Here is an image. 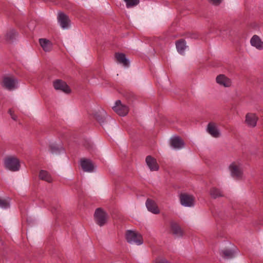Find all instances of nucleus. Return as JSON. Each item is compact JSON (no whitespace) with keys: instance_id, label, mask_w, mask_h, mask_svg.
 <instances>
[{"instance_id":"obj_21","label":"nucleus","mask_w":263,"mask_h":263,"mask_svg":"<svg viewBox=\"0 0 263 263\" xmlns=\"http://www.w3.org/2000/svg\"><path fill=\"white\" fill-rule=\"evenodd\" d=\"M39 178L48 183L52 182V178L49 173L45 170H41L39 173Z\"/></svg>"},{"instance_id":"obj_20","label":"nucleus","mask_w":263,"mask_h":263,"mask_svg":"<svg viewBox=\"0 0 263 263\" xmlns=\"http://www.w3.org/2000/svg\"><path fill=\"white\" fill-rule=\"evenodd\" d=\"M116 59L118 62L122 64L124 66H128L129 65V61L125 57L123 53H117L115 54Z\"/></svg>"},{"instance_id":"obj_10","label":"nucleus","mask_w":263,"mask_h":263,"mask_svg":"<svg viewBox=\"0 0 263 263\" xmlns=\"http://www.w3.org/2000/svg\"><path fill=\"white\" fill-rule=\"evenodd\" d=\"M229 169L231 173V175L237 179L241 178L243 172L240 166L236 164L235 162L232 163L229 166Z\"/></svg>"},{"instance_id":"obj_26","label":"nucleus","mask_w":263,"mask_h":263,"mask_svg":"<svg viewBox=\"0 0 263 263\" xmlns=\"http://www.w3.org/2000/svg\"><path fill=\"white\" fill-rule=\"evenodd\" d=\"M124 1L127 8L135 6L138 5L139 2V0H124Z\"/></svg>"},{"instance_id":"obj_19","label":"nucleus","mask_w":263,"mask_h":263,"mask_svg":"<svg viewBox=\"0 0 263 263\" xmlns=\"http://www.w3.org/2000/svg\"><path fill=\"white\" fill-rule=\"evenodd\" d=\"M171 231L173 234L178 236H181L183 235V231L177 223L172 222L171 223Z\"/></svg>"},{"instance_id":"obj_24","label":"nucleus","mask_w":263,"mask_h":263,"mask_svg":"<svg viewBox=\"0 0 263 263\" xmlns=\"http://www.w3.org/2000/svg\"><path fill=\"white\" fill-rule=\"evenodd\" d=\"M49 148L51 154L55 157L58 156L61 151V149L55 145H50Z\"/></svg>"},{"instance_id":"obj_28","label":"nucleus","mask_w":263,"mask_h":263,"mask_svg":"<svg viewBox=\"0 0 263 263\" xmlns=\"http://www.w3.org/2000/svg\"><path fill=\"white\" fill-rule=\"evenodd\" d=\"M96 118L102 125H104L105 122V119L104 116L96 115Z\"/></svg>"},{"instance_id":"obj_16","label":"nucleus","mask_w":263,"mask_h":263,"mask_svg":"<svg viewBox=\"0 0 263 263\" xmlns=\"http://www.w3.org/2000/svg\"><path fill=\"white\" fill-rule=\"evenodd\" d=\"M81 165L82 169L85 172H92L94 169V166L92 162L88 159H81Z\"/></svg>"},{"instance_id":"obj_31","label":"nucleus","mask_w":263,"mask_h":263,"mask_svg":"<svg viewBox=\"0 0 263 263\" xmlns=\"http://www.w3.org/2000/svg\"><path fill=\"white\" fill-rule=\"evenodd\" d=\"M9 112L12 118V119L14 120V121H16L17 120V117L16 115H15L14 114V112L12 111V109H9Z\"/></svg>"},{"instance_id":"obj_17","label":"nucleus","mask_w":263,"mask_h":263,"mask_svg":"<svg viewBox=\"0 0 263 263\" xmlns=\"http://www.w3.org/2000/svg\"><path fill=\"white\" fill-rule=\"evenodd\" d=\"M146 205L148 210L154 214H159L160 210L155 202L150 199H148L146 202Z\"/></svg>"},{"instance_id":"obj_1","label":"nucleus","mask_w":263,"mask_h":263,"mask_svg":"<svg viewBox=\"0 0 263 263\" xmlns=\"http://www.w3.org/2000/svg\"><path fill=\"white\" fill-rule=\"evenodd\" d=\"M1 84L5 89L9 90H13L17 88L18 81L13 76H5L3 78Z\"/></svg>"},{"instance_id":"obj_11","label":"nucleus","mask_w":263,"mask_h":263,"mask_svg":"<svg viewBox=\"0 0 263 263\" xmlns=\"http://www.w3.org/2000/svg\"><path fill=\"white\" fill-rule=\"evenodd\" d=\"M258 118L256 114L248 113L246 116L245 123L251 127H255L256 126Z\"/></svg>"},{"instance_id":"obj_29","label":"nucleus","mask_w":263,"mask_h":263,"mask_svg":"<svg viewBox=\"0 0 263 263\" xmlns=\"http://www.w3.org/2000/svg\"><path fill=\"white\" fill-rule=\"evenodd\" d=\"M9 205L8 203L5 200L0 198V206L2 208H6Z\"/></svg>"},{"instance_id":"obj_12","label":"nucleus","mask_w":263,"mask_h":263,"mask_svg":"<svg viewBox=\"0 0 263 263\" xmlns=\"http://www.w3.org/2000/svg\"><path fill=\"white\" fill-rule=\"evenodd\" d=\"M250 44L258 50H263V41L257 35H254L250 39Z\"/></svg>"},{"instance_id":"obj_9","label":"nucleus","mask_w":263,"mask_h":263,"mask_svg":"<svg viewBox=\"0 0 263 263\" xmlns=\"http://www.w3.org/2000/svg\"><path fill=\"white\" fill-rule=\"evenodd\" d=\"M180 200L182 205L192 206L194 205L195 199L192 195L184 193L180 195Z\"/></svg>"},{"instance_id":"obj_23","label":"nucleus","mask_w":263,"mask_h":263,"mask_svg":"<svg viewBox=\"0 0 263 263\" xmlns=\"http://www.w3.org/2000/svg\"><path fill=\"white\" fill-rule=\"evenodd\" d=\"M210 195L214 198L223 196L222 192L216 187H213L210 190Z\"/></svg>"},{"instance_id":"obj_25","label":"nucleus","mask_w":263,"mask_h":263,"mask_svg":"<svg viewBox=\"0 0 263 263\" xmlns=\"http://www.w3.org/2000/svg\"><path fill=\"white\" fill-rule=\"evenodd\" d=\"M16 35V32L14 30H9L5 36L6 40L8 41H12Z\"/></svg>"},{"instance_id":"obj_5","label":"nucleus","mask_w":263,"mask_h":263,"mask_svg":"<svg viewBox=\"0 0 263 263\" xmlns=\"http://www.w3.org/2000/svg\"><path fill=\"white\" fill-rule=\"evenodd\" d=\"M53 86L56 90L62 91L65 93L71 92V89L65 82L61 80L57 79L52 82Z\"/></svg>"},{"instance_id":"obj_14","label":"nucleus","mask_w":263,"mask_h":263,"mask_svg":"<svg viewBox=\"0 0 263 263\" xmlns=\"http://www.w3.org/2000/svg\"><path fill=\"white\" fill-rule=\"evenodd\" d=\"M170 144L174 148L179 149L184 145V142L179 137H174L170 139Z\"/></svg>"},{"instance_id":"obj_8","label":"nucleus","mask_w":263,"mask_h":263,"mask_svg":"<svg viewBox=\"0 0 263 263\" xmlns=\"http://www.w3.org/2000/svg\"><path fill=\"white\" fill-rule=\"evenodd\" d=\"M58 21L60 26L63 29H67L70 26V21L68 16L63 13H59Z\"/></svg>"},{"instance_id":"obj_15","label":"nucleus","mask_w":263,"mask_h":263,"mask_svg":"<svg viewBox=\"0 0 263 263\" xmlns=\"http://www.w3.org/2000/svg\"><path fill=\"white\" fill-rule=\"evenodd\" d=\"M207 132L213 137L218 138L220 136L216 124L214 122H210L207 126Z\"/></svg>"},{"instance_id":"obj_30","label":"nucleus","mask_w":263,"mask_h":263,"mask_svg":"<svg viewBox=\"0 0 263 263\" xmlns=\"http://www.w3.org/2000/svg\"><path fill=\"white\" fill-rule=\"evenodd\" d=\"M209 2L214 5L218 6L222 2V0H209Z\"/></svg>"},{"instance_id":"obj_4","label":"nucleus","mask_w":263,"mask_h":263,"mask_svg":"<svg viewBox=\"0 0 263 263\" xmlns=\"http://www.w3.org/2000/svg\"><path fill=\"white\" fill-rule=\"evenodd\" d=\"M94 216L97 223L101 227L107 222V215L101 208L96 209Z\"/></svg>"},{"instance_id":"obj_6","label":"nucleus","mask_w":263,"mask_h":263,"mask_svg":"<svg viewBox=\"0 0 263 263\" xmlns=\"http://www.w3.org/2000/svg\"><path fill=\"white\" fill-rule=\"evenodd\" d=\"M216 82L220 86L229 88L232 86V80L223 74H219L216 77Z\"/></svg>"},{"instance_id":"obj_27","label":"nucleus","mask_w":263,"mask_h":263,"mask_svg":"<svg viewBox=\"0 0 263 263\" xmlns=\"http://www.w3.org/2000/svg\"><path fill=\"white\" fill-rule=\"evenodd\" d=\"M223 256L227 259L231 258L233 257V252L231 250H224L222 252Z\"/></svg>"},{"instance_id":"obj_2","label":"nucleus","mask_w":263,"mask_h":263,"mask_svg":"<svg viewBox=\"0 0 263 263\" xmlns=\"http://www.w3.org/2000/svg\"><path fill=\"white\" fill-rule=\"evenodd\" d=\"M125 238L127 241L130 243H135L137 245H141L143 243L142 235L138 232L127 230L125 233Z\"/></svg>"},{"instance_id":"obj_32","label":"nucleus","mask_w":263,"mask_h":263,"mask_svg":"<svg viewBox=\"0 0 263 263\" xmlns=\"http://www.w3.org/2000/svg\"><path fill=\"white\" fill-rule=\"evenodd\" d=\"M155 263H168V262L166 260H165L164 259H162L156 260Z\"/></svg>"},{"instance_id":"obj_13","label":"nucleus","mask_w":263,"mask_h":263,"mask_svg":"<svg viewBox=\"0 0 263 263\" xmlns=\"http://www.w3.org/2000/svg\"><path fill=\"white\" fill-rule=\"evenodd\" d=\"M147 165L152 171H157L159 170V166L157 162L156 159L151 156H148L145 159Z\"/></svg>"},{"instance_id":"obj_18","label":"nucleus","mask_w":263,"mask_h":263,"mask_svg":"<svg viewBox=\"0 0 263 263\" xmlns=\"http://www.w3.org/2000/svg\"><path fill=\"white\" fill-rule=\"evenodd\" d=\"M40 46L45 52L50 51L52 47L51 42L46 39H40L39 40Z\"/></svg>"},{"instance_id":"obj_3","label":"nucleus","mask_w":263,"mask_h":263,"mask_svg":"<svg viewBox=\"0 0 263 263\" xmlns=\"http://www.w3.org/2000/svg\"><path fill=\"white\" fill-rule=\"evenodd\" d=\"M5 165L7 168L11 171H17L20 167L19 160L14 157H9L6 158Z\"/></svg>"},{"instance_id":"obj_22","label":"nucleus","mask_w":263,"mask_h":263,"mask_svg":"<svg viewBox=\"0 0 263 263\" xmlns=\"http://www.w3.org/2000/svg\"><path fill=\"white\" fill-rule=\"evenodd\" d=\"M185 44V41L183 40H180L176 42V48L180 54H183L184 53V50L186 48Z\"/></svg>"},{"instance_id":"obj_7","label":"nucleus","mask_w":263,"mask_h":263,"mask_svg":"<svg viewBox=\"0 0 263 263\" xmlns=\"http://www.w3.org/2000/svg\"><path fill=\"white\" fill-rule=\"evenodd\" d=\"M113 110L118 115L121 116H126L128 112V107L122 104L120 100H118L115 104V105L112 107Z\"/></svg>"}]
</instances>
